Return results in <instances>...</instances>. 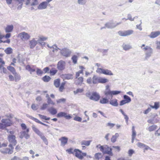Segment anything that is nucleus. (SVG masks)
Returning a JSON list of instances; mask_svg holds the SVG:
<instances>
[{"label":"nucleus","mask_w":160,"mask_h":160,"mask_svg":"<svg viewBox=\"0 0 160 160\" xmlns=\"http://www.w3.org/2000/svg\"><path fill=\"white\" fill-rule=\"evenodd\" d=\"M100 151L104 154H107L112 156L113 153L112 152V149L110 148L107 145H104L100 147Z\"/></svg>","instance_id":"nucleus-1"},{"label":"nucleus","mask_w":160,"mask_h":160,"mask_svg":"<svg viewBox=\"0 0 160 160\" xmlns=\"http://www.w3.org/2000/svg\"><path fill=\"white\" fill-rule=\"evenodd\" d=\"M96 72L99 74H103L107 75L112 76L113 75L111 71L108 69H104L102 68H97Z\"/></svg>","instance_id":"nucleus-2"},{"label":"nucleus","mask_w":160,"mask_h":160,"mask_svg":"<svg viewBox=\"0 0 160 160\" xmlns=\"http://www.w3.org/2000/svg\"><path fill=\"white\" fill-rule=\"evenodd\" d=\"M142 50H144L145 52V59L147 60L151 56L153 52V49L150 47L147 46L143 48Z\"/></svg>","instance_id":"nucleus-3"},{"label":"nucleus","mask_w":160,"mask_h":160,"mask_svg":"<svg viewBox=\"0 0 160 160\" xmlns=\"http://www.w3.org/2000/svg\"><path fill=\"white\" fill-rule=\"evenodd\" d=\"M15 136L12 135H8V140L10 144L9 145V147H13L12 146L16 145L17 142Z\"/></svg>","instance_id":"nucleus-4"},{"label":"nucleus","mask_w":160,"mask_h":160,"mask_svg":"<svg viewBox=\"0 0 160 160\" xmlns=\"http://www.w3.org/2000/svg\"><path fill=\"white\" fill-rule=\"evenodd\" d=\"M72 52V50L67 48L62 49L61 50L60 52L61 55L66 58L69 57Z\"/></svg>","instance_id":"nucleus-5"},{"label":"nucleus","mask_w":160,"mask_h":160,"mask_svg":"<svg viewBox=\"0 0 160 160\" xmlns=\"http://www.w3.org/2000/svg\"><path fill=\"white\" fill-rule=\"evenodd\" d=\"M122 22H120L117 23H114L111 21L107 22L105 24V26L107 27V28L112 29L115 28L118 25L120 24Z\"/></svg>","instance_id":"nucleus-6"},{"label":"nucleus","mask_w":160,"mask_h":160,"mask_svg":"<svg viewBox=\"0 0 160 160\" xmlns=\"http://www.w3.org/2000/svg\"><path fill=\"white\" fill-rule=\"evenodd\" d=\"M18 37L21 38L22 41H27L30 38L29 35L27 33L23 32L18 35Z\"/></svg>","instance_id":"nucleus-7"},{"label":"nucleus","mask_w":160,"mask_h":160,"mask_svg":"<svg viewBox=\"0 0 160 160\" xmlns=\"http://www.w3.org/2000/svg\"><path fill=\"white\" fill-rule=\"evenodd\" d=\"M29 128H27L26 131H23L19 133V137L22 139L24 137L26 139H28L30 138V135L28 134Z\"/></svg>","instance_id":"nucleus-8"},{"label":"nucleus","mask_w":160,"mask_h":160,"mask_svg":"<svg viewBox=\"0 0 160 160\" xmlns=\"http://www.w3.org/2000/svg\"><path fill=\"white\" fill-rule=\"evenodd\" d=\"M133 32V31L132 30H129L124 31H119L118 32V34L121 36L125 37L130 35Z\"/></svg>","instance_id":"nucleus-9"},{"label":"nucleus","mask_w":160,"mask_h":160,"mask_svg":"<svg viewBox=\"0 0 160 160\" xmlns=\"http://www.w3.org/2000/svg\"><path fill=\"white\" fill-rule=\"evenodd\" d=\"M10 148H3L0 149V151L3 154L8 153L9 154H11L12 153L13 149V147H9Z\"/></svg>","instance_id":"nucleus-10"},{"label":"nucleus","mask_w":160,"mask_h":160,"mask_svg":"<svg viewBox=\"0 0 160 160\" xmlns=\"http://www.w3.org/2000/svg\"><path fill=\"white\" fill-rule=\"evenodd\" d=\"M65 62L63 60H60L58 62L57 67L59 70L62 71L65 68Z\"/></svg>","instance_id":"nucleus-11"},{"label":"nucleus","mask_w":160,"mask_h":160,"mask_svg":"<svg viewBox=\"0 0 160 160\" xmlns=\"http://www.w3.org/2000/svg\"><path fill=\"white\" fill-rule=\"evenodd\" d=\"M57 117L58 118L63 117L66 119H70L72 118L70 115H67V113L64 112H60L57 114Z\"/></svg>","instance_id":"nucleus-12"},{"label":"nucleus","mask_w":160,"mask_h":160,"mask_svg":"<svg viewBox=\"0 0 160 160\" xmlns=\"http://www.w3.org/2000/svg\"><path fill=\"white\" fill-rule=\"evenodd\" d=\"M1 122L3 123L6 128L10 126L12 124L11 121L9 119H2L1 120Z\"/></svg>","instance_id":"nucleus-13"},{"label":"nucleus","mask_w":160,"mask_h":160,"mask_svg":"<svg viewBox=\"0 0 160 160\" xmlns=\"http://www.w3.org/2000/svg\"><path fill=\"white\" fill-rule=\"evenodd\" d=\"M74 152H75V156L80 159H82L83 158L82 155L81 151L78 149H75Z\"/></svg>","instance_id":"nucleus-14"},{"label":"nucleus","mask_w":160,"mask_h":160,"mask_svg":"<svg viewBox=\"0 0 160 160\" xmlns=\"http://www.w3.org/2000/svg\"><path fill=\"white\" fill-rule=\"evenodd\" d=\"M91 100L95 101H98L100 98V96L98 93L95 92L92 94Z\"/></svg>","instance_id":"nucleus-15"},{"label":"nucleus","mask_w":160,"mask_h":160,"mask_svg":"<svg viewBox=\"0 0 160 160\" xmlns=\"http://www.w3.org/2000/svg\"><path fill=\"white\" fill-rule=\"evenodd\" d=\"M59 140L61 141V146H64L67 143L68 138L65 137H62Z\"/></svg>","instance_id":"nucleus-16"},{"label":"nucleus","mask_w":160,"mask_h":160,"mask_svg":"<svg viewBox=\"0 0 160 160\" xmlns=\"http://www.w3.org/2000/svg\"><path fill=\"white\" fill-rule=\"evenodd\" d=\"M160 35V31H157L156 32H152L150 34L148 35V36L151 38H154Z\"/></svg>","instance_id":"nucleus-17"},{"label":"nucleus","mask_w":160,"mask_h":160,"mask_svg":"<svg viewBox=\"0 0 160 160\" xmlns=\"http://www.w3.org/2000/svg\"><path fill=\"white\" fill-rule=\"evenodd\" d=\"M38 43V41L36 40L35 38L29 41V45L31 48H33Z\"/></svg>","instance_id":"nucleus-18"},{"label":"nucleus","mask_w":160,"mask_h":160,"mask_svg":"<svg viewBox=\"0 0 160 160\" xmlns=\"http://www.w3.org/2000/svg\"><path fill=\"white\" fill-rule=\"evenodd\" d=\"M61 78L63 79H72L73 78V75L72 74H63L61 75Z\"/></svg>","instance_id":"nucleus-19"},{"label":"nucleus","mask_w":160,"mask_h":160,"mask_svg":"<svg viewBox=\"0 0 160 160\" xmlns=\"http://www.w3.org/2000/svg\"><path fill=\"white\" fill-rule=\"evenodd\" d=\"M48 3L47 2H43L41 3L38 7L39 9H43L46 8Z\"/></svg>","instance_id":"nucleus-20"},{"label":"nucleus","mask_w":160,"mask_h":160,"mask_svg":"<svg viewBox=\"0 0 160 160\" xmlns=\"http://www.w3.org/2000/svg\"><path fill=\"white\" fill-rule=\"evenodd\" d=\"M30 4L31 6H35L38 4V0H27L26 4Z\"/></svg>","instance_id":"nucleus-21"},{"label":"nucleus","mask_w":160,"mask_h":160,"mask_svg":"<svg viewBox=\"0 0 160 160\" xmlns=\"http://www.w3.org/2000/svg\"><path fill=\"white\" fill-rule=\"evenodd\" d=\"M47 111L52 115H55L57 112V110L52 107L48 108Z\"/></svg>","instance_id":"nucleus-22"},{"label":"nucleus","mask_w":160,"mask_h":160,"mask_svg":"<svg viewBox=\"0 0 160 160\" xmlns=\"http://www.w3.org/2000/svg\"><path fill=\"white\" fill-rule=\"evenodd\" d=\"M83 80V78L82 77L76 78L74 83L76 85H79L82 84Z\"/></svg>","instance_id":"nucleus-23"},{"label":"nucleus","mask_w":160,"mask_h":160,"mask_svg":"<svg viewBox=\"0 0 160 160\" xmlns=\"http://www.w3.org/2000/svg\"><path fill=\"white\" fill-rule=\"evenodd\" d=\"M25 69L26 70L28 71L31 74H32V72L35 71V69L34 68H33L32 67L29 65L26 66Z\"/></svg>","instance_id":"nucleus-24"},{"label":"nucleus","mask_w":160,"mask_h":160,"mask_svg":"<svg viewBox=\"0 0 160 160\" xmlns=\"http://www.w3.org/2000/svg\"><path fill=\"white\" fill-rule=\"evenodd\" d=\"M13 28V26L12 25H8L5 29V32H12Z\"/></svg>","instance_id":"nucleus-25"},{"label":"nucleus","mask_w":160,"mask_h":160,"mask_svg":"<svg viewBox=\"0 0 160 160\" xmlns=\"http://www.w3.org/2000/svg\"><path fill=\"white\" fill-rule=\"evenodd\" d=\"M110 104L114 107H117L118 106V100L116 99L111 100L110 101Z\"/></svg>","instance_id":"nucleus-26"},{"label":"nucleus","mask_w":160,"mask_h":160,"mask_svg":"<svg viewBox=\"0 0 160 160\" xmlns=\"http://www.w3.org/2000/svg\"><path fill=\"white\" fill-rule=\"evenodd\" d=\"M109 82V80L107 78L102 77H99L98 79V83H105Z\"/></svg>","instance_id":"nucleus-27"},{"label":"nucleus","mask_w":160,"mask_h":160,"mask_svg":"<svg viewBox=\"0 0 160 160\" xmlns=\"http://www.w3.org/2000/svg\"><path fill=\"white\" fill-rule=\"evenodd\" d=\"M32 127L33 130L38 136H39L42 133L35 126L33 125Z\"/></svg>","instance_id":"nucleus-28"},{"label":"nucleus","mask_w":160,"mask_h":160,"mask_svg":"<svg viewBox=\"0 0 160 160\" xmlns=\"http://www.w3.org/2000/svg\"><path fill=\"white\" fill-rule=\"evenodd\" d=\"M105 94L108 99L112 98V91L110 90L105 92Z\"/></svg>","instance_id":"nucleus-29"},{"label":"nucleus","mask_w":160,"mask_h":160,"mask_svg":"<svg viewBox=\"0 0 160 160\" xmlns=\"http://www.w3.org/2000/svg\"><path fill=\"white\" fill-rule=\"evenodd\" d=\"M122 47L123 50L127 51L132 48V46L129 44H126L124 43L122 45Z\"/></svg>","instance_id":"nucleus-30"},{"label":"nucleus","mask_w":160,"mask_h":160,"mask_svg":"<svg viewBox=\"0 0 160 160\" xmlns=\"http://www.w3.org/2000/svg\"><path fill=\"white\" fill-rule=\"evenodd\" d=\"M119 136L118 133H116L114 135H113L111 138V142L113 143L115 142L116 141L117 139Z\"/></svg>","instance_id":"nucleus-31"},{"label":"nucleus","mask_w":160,"mask_h":160,"mask_svg":"<svg viewBox=\"0 0 160 160\" xmlns=\"http://www.w3.org/2000/svg\"><path fill=\"white\" fill-rule=\"evenodd\" d=\"M13 75L14 76V79L15 82H17L21 79V76L19 74L15 72L13 74Z\"/></svg>","instance_id":"nucleus-32"},{"label":"nucleus","mask_w":160,"mask_h":160,"mask_svg":"<svg viewBox=\"0 0 160 160\" xmlns=\"http://www.w3.org/2000/svg\"><path fill=\"white\" fill-rule=\"evenodd\" d=\"M91 140L86 141L82 140L81 142V144L82 145H84L86 146H88L90 145V143L91 142Z\"/></svg>","instance_id":"nucleus-33"},{"label":"nucleus","mask_w":160,"mask_h":160,"mask_svg":"<svg viewBox=\"0 0 160 160\" xmlns=\"http://www.w3.org/2000/svg\"><path fill=\"white\" fill-rule=\"evenodd\" d=\"M0 72L1 73H7V70L6 68L4 67L3 65L0 64Z\"/></svg>","instance_id":"nucleus-34"},{"label":"nucleus","mask_w":160,"mask_h":160,"mask_svg":"<svg viewBox=\"0 0 160 160\" xmlns=\"http://www.w3.org/2000/svg\"><path fill=\"white\" fill-rule=\"evenodd\" d=\"M39 136L41 139L43 140L45 144L46 145H48V140L46 137L43 135L42 133Z\"/></svg>","instance_id":"nucleus-35"},{"label":"nucleus","mask_w":160,"mask_h":160,"mask_svg":"<svg viewBox=\"0 0 160 160\" xmlns=\"http://www.w3.org/2000/svg\"><path fill=\"white\" fill-rule=\"evenodd\" d=\"M99 79V77H98L96 76H94L92 78V83L94 84L98 83Z\"/></svg>","instance_id":"nucleus-36"},{"label":"nucleus","mask_w":160,"mask_h":160,"mask_svg":"<svg viewBox=\"0 0 160 160\" xmlns=\"http://www.w3.org/2000/svg\"><path fill=\"white\" fill-rule=\"evenodd\" d=\"M5 52L8 54H10L12 53V49L10 47L4 50Z\"/></svg>","instance_id":"nucleus-37"},{"label":"nucleus","mask_w":160,"mask_h":160,"mask_svg":"<svg viewBox=\"0 0 160 160\" xmlns=\"http://www.w3.org/2000/svg\"><path fill=\"white\" fill-rule=\"evenodd\" d=\"M157 128V126L155 125H153L149 127L148 130L149 132H152L156 130Z\"/></svg>","instance_id":"nucleus-38"},{"label":"nucleus","mask_w":160,"mask_h":160,"mask_svg":"<svg viewBox=\"0 0 160 160\" xmlns=\"http://www.w3.org/2000/svg\"><path fill=\"white\" fill-rule=\"evenodd\" d=\"M88 0H78L77 3L79 5H84L87 2Z\"/></svg>","instance_id":"nucleus-39"},{"label":"nucleus","mask_w":160,"mask_h":160,"mask_svg":"<svg viewBox=\"0 0 160 160\" xmlns=\"http://www.w3.org/2000/svg\"><path fill=\"white\" fill-rule=\"evenodd\" d=\"M83 91V89L82 88H78L76 90L73 91L74 94L75 95L78 94L79 93H81Z\"/></svg>","instance_id":"nucleus-40"},{"label":"nucleus","mask_w":160,"mask_h":160,"mask_svg":"<svg viewBox=\"0 0 160 160\" xmlns=\"http://www.w3.org/2000/svg\"><path fill=\"white\" fill-rule=\"evenodd\" d=\"M51 79V78L49 76L45 75L42 78V80L45 82H48Z\"/></svg>","instance_id":"nucleus-41"},{"label":"nucleus","mask_w":160,"mask_h":160,"mask_svg":"<svg viewBox=\"0 0 160 160\" xmlns=\"http://www.w3.org/2000/svg\"><path fill=\"white\" fill-rule=\"evenodd\" d=\"M94 157L96 159L98 160L102 158V155L101 153H98L95 154Z\"/></svg>","instance_id":"nucleus-42"},{"label":"nucleus","mask_w":160,"mask_h":160,"mask_svg":"<svg viewBox=\"0 0 160 160\" xmlns=\"http://www.w3.org/2000/svg\"><path fill=\"white\" fill-rule=\"evenodd\" d=\"M54 85L56 88H58L60 86V80L58 79L54 81Z\"/></svg>","instance_id":"nucleus-43"},{"label":"nucleus","mask_w":160,"mask_h":160,"mask_svg":"<svg viewBox=\"0 0 160 160\" xmlns=\"http://www.w3.org/2000/svg\"><path fill=\"white\" fill-rule=\"evenodd\" d=\"M123 98L127 103H128L131 101V98L128 96L127 95H124Z\"/></svg>","instance_id":"nucleus-44"},{"label":"nucleus","mask_w":160,"mask_h":160,"mask_svg":"<svg viewBox=\"0 0 160 160\" xmlns=\"http://www.w3.org/2000/svg\"><path fill=\"white\" fill-rule=\"evenodd\" d=\"M78 57L75 55H73L72 58V62L74 64H76L77 63V60H78Z\"/></svg>","instance_id":"nucleus-45"},{"label":"nucleus","mask_w":160,"mask_h":160,"mask_svg":"<svg viewBox=\"0 0 160 160\" xmlns=\"http://www.w3.org/2000/svg\"><path fill=\"white\" fill-rule=\"evenodd\" d=\"M100 102L102 104H106L108 102V99L106 98H103L100 100Z\"/></svg>","instance_id":"nucleus-46"},{"label":"nucleus","mask_w":160,"mask_h":160,"mask_svg":"<svg viewBox=\"0 0 160 160\" xmlns=\"http://www.w3.org/2000/svg\"><path fill=\"white\" fill-rule=\"evenodd\" d=\"M7 68L13 74L16 72L15 68L13 67L9 66Z\"/></svg>","instance_id":"nucleus-47"},{"label":"nucleus","mask_w":160,"mask_h":160,"mask_svg":"<svg viewBox=\"0 0 160 160\" xmlns=\"http://www.w3.org/2000/svg\"><path fill=\"white\" fill-rule=\"evenodd\" d=\"M58 72L57 70L55 68H52L50 71V72L52 75H54Z\"/></svg>","instance_id":"nucleus-48"},{"label":"nucleus","mask_w":160,"mask_h":160,"mask_svg":"<svg viewBox=\"0 0 160 160\" xmlns=\"http://www.w3.org/2000/svg\"><path fill=\"white\" fill-rule=\"evenodd\" d=\"M52 49L51 50H52L53 52H54L55 51H57L58 50H60L59 48H58L56 45H54L52 46Z\"/></svg>","instance_id":"nucleus-49"},{"label":"nucleus","mask_w":160,"mask_h":160,"mask_svg":"<svg viewBox=\"0 0 160 160\" xmlns=\"http://www.w3.org/2000/svg\"><path fill=\"white\" fill-rule=\"evenodd\" d=\"M38 116H39L40 118L43 119H44L45 120H49L50 119V118H47V117L43 115L40 114H39Z\"/></svg>","instance_id":"nucleus-50"},{"label":"nucleus","mask_w":160,"mask_h":160,"mask_svg":"<svg viewBox=\"0 0 160 160\" xmlns=\"http://www.w3.org/2000/svg\"><path fill=\"white\" fill-rule=\"evenodd\" d=\"M66 101V99L64 98H62L57 100L56 102L58 103L62 102L64 103Z\"/></svg>","instance_id":"nucleus-51"},{"label":"nucleus","mask_w":160,"mask_h":160,"mask_svg":"<svg viewBox=\"0 0 160 160\" xmlns=\"http://www.w3.org/2000/svg\"><path fill=\"white\" fill-rule=\"evenodd\" d=\"M135 17L132 18V16L131 14H129L128 15V18L127 19H125V18H123L122 19V20L125 19L126 20H130L131 21H133L134 20V18Z\"/></svg>","instance_id":"nucleus-52"},{"label":"nucleus","mask_w":160,"mask_h":160,"mask_svg":"<svg viewBox=\"0 0 160 160\" xmlns=\"http://www.w3.org/2000/svg\"><path fill=\"white\" fill-rule=\"evenodd\" d=\"M38 41V43L42 46H45L46 44L45 42H43L42 41L40 40V39L39 38L37 40Z\"/></svg>","instance_id":"nucleus-53"},{"label":"nucleus","mask_w":160,"mask_h":160,"mask_svg":"<svg viewBox=\"0 0 160 160\" xmlns=\"http://www.w3.org/2000/svg\"><path fill=\"white\" fill-rule=\"evenodd\" d=\"M150 106L152 108L157 109L159 108V103L158 102H155L154 103V106H152L150 105Z\"/></svg>","instance_id":"nucleus-54"},{"label":"nucleus","mask_w":160,"mask_h":160,"mask_svg":"<svg viewBox=\"0 0 160 160\" xmlns=\"http://www.w3.org/2000/svg\"><path fill=\"white\" fill-rule=\"evenodd\" d=\"M48 105V104L47 103H43L42 106L41 107L40 109L42 110H44L47 108Z\"/></svg>","instance_id":"nucleus-55"},{"label":"nucleus","mask_w":160,"mask_h":160,"mask_svg":"<svg viewBox=\"0 0 160 160\" xmlns=\"http://www.w3.org/2000/svg\"><path fill=\"white\" fill-rule=\"evenodd\" d=\"M47 102L48 104V105L49 104H52V105H54L55 104V103L51 99V98H49L48 99H47Z\"/></svg>","instance_id":"nucleus-56"},{"label":"nucleus","mask_w":160,"mask_h":160,"mask_svg":"<svg viewBox=\"0 0 160 160\" xmlns=\"http://www.w3.org/2000/svg\"><path fill=\"white\" fill-rule=\"evenodd\" d=\"M82 119L81 117L78 116H76L73 118L74 120L78 122H81Z\"/></svg>","instance_id":"nucleus-57"},{"label":"nucleus","mask_w":160,"mask_h":160,"mask_svg":"<svg viewBox=\"0 0 160 160\" xmlns=\"http://www.w3.org/2000/svg\"><path fill=\"white\" fill-rule=\"evenodd\" d=\"M7 146V144L5 143H0V148H6Z\"/></svg>","instance_id":"nucleus-58"},{"label":"nucleus","mask_w":160,"mask_h":160,"mask_svg":"<svg viewBox=\"0 0 160 160\" xmlns=\"http://www.w3.org/2000/svg\"><path fill=\"white\" fill-rule=\"evenodd\" d=\"M39 38L40 39V40L44 42V41H46L48 39V38L47 37L42 36L39 37Z\"/></svg>","instance_id":"nucleus-59"},{"label":"nucleus","mask_w":160,"mask_h":160,"mask_svg":"<svg viewBox=\"0 0 160 160\" xmlns=\"http://www.w3.org/2000/svg\"><path fill=\"white\" fill-rule=\"evenodd\" d=\"M144 144L140 142H138L137 144V145L140 148H143L144 147Z\"/></svg>","instance_id":"nucleus-60"},{"label":"nucleus","mask_w":160,"mask_h":160,"mask_svg":"<svg viewBox=\"0 0 160 160\" xmlns=\"http://www.w3.org/2000/svg\"><path fill=\"white\" fill-rule=\"evenodd\" d=\"M38 105L36 106L34 104H32L31 106V108L34 110H36L38 109Z\"/></svg>","instance_id":"nucleus-61"},{"label":"nucleus","mask_w":160,"mask_h":160,"mask_svg":"<svg viewBox=\"0 0 160 160\" xmlns=\"http://www.w3.org/2000/svg\"><path fill=\"white\" fill-rule=\"evenodd\" d=\"M121 92L120 91H112V95H116L120 93Z\"/></svg>","instance_id":"nucleus-62"},{"label":"nucleus","mask_w":160,"mask_h":160,"mask_svg":"<svg viewBox=\"0 0 160 160\" xmlns=\"http://www.w3.org/2000/svg\"><path fill=\"white\" fill-rule=\"evenodd\" d=\"M36 72L37 74L38 75L42 74L43 73L42 71L39 68H37Z\"/></svg>","instance_id":"nucleus-63"},{"label":"nucleus","mask_w":160,"mask_h":160,"mask_svg":"<svg viewBox=\"0 0 160 160\" xmlns=\"http://www.w3.org/2000/svg\"><path fill=\"white\" fill-rule=\"evenodd\" d=\"M155 135H157V136H160V129L159 128L158 129L155 133Z\"/></svg>","instance_id":"nucleus-64"}]
</instances>
